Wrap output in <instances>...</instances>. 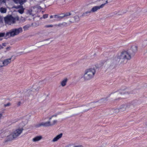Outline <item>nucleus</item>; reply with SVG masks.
Listing matches in <instances>:
<instances>
[{
  "label": "nucleus",
  "instance_id": "obj_1",
  "mask_svg": "<svg viewBox=\"0 0 147 147\" xmlns=\"http://www.w3.org/2000/svg\"><path fill=\"white\" fill-rule=\"evenodd\" d=\"M137 51V47L135 45L132 46L130 49L121 52L118 55L117 59L121 63H123L125 61L130 60L132 57L134 56Z\"/></svg>",
  "mask_w": 147,
  "mask_h": 147
},
{
  "label": "nucleus",
  "instance_id": "obj_2",
  "mask_svg": "<svg viewBox=\"0 0 147 147\" xmlns=\"http://www.w3.org/2000/svg\"><path fill=\"white\" fill-rule=\"evenodd\" d=\"M22 32V29L21 27L18 28H13L10 30L9 32H7L5 34L4 32L0 33V37L4 36L7 38L13 37L16 35H18Z\"/></svg>",
  "mask_w": 147,
  "mask_h": 147
},
{
  "label": "nucleus",
  "instance_id": "obj_3",
  "mask_svg": "<svg viewBox=\"0 0 147 147\" xmlns=\"http://www.w3.org/2000/svg\"><path fill=\"white\" fill-rule=\"evenodd\" d=\"M96 70L94 68H90L86 69L84 71L83 78L84 80H90L94 76Z\"/></svg>",
  "mask_w": 147,
  "mask_h": 147
},
{
  "label": "nucleus",
  "instance_id": "obj_4",
  "mask_svg": "<svg viewBox=\"0 0 147 147\" xmlns=\"http://www.w3.org/2000/svg\"><path fill=\"white\" fill-rule=\"evenodd\" d=\"M103 100H101L98 102H92L86 105H84L80 108L81 111L85 112L90 109L96 106L100 105V103L102 102Z\"/></svg>",
  "mask_w": 147,
  "mask_h": 147
},
{
  "label": "nucleus",
  "instance_id": "obj_5",
  "mask_svg": "<svg viewBox=\"0 0 147 147\" xmlns=\"http://www.w3.org/2000/svg\"><path fill=\"white\" fill-rule=\"evenodd\" d=\"M54 116L56 117V115H53L49 117V121H48L45 122H42L36 124V127H39L42 126L44 127H47L54 125L57 123V120H54L52 122H51L50 121L52 118Z\"/></svg>",
  "mask_w": 147,
  "mask_h": 147
},
{
  "label": "nucleus",
  "instance_id": "obj_6",
  "mask_svg": "<svg viewBox=\"0 0 147 147\" xmlns=\"http://www.w3.org/2000/svg\"><path fill=\"white\" fill-rule=\"evenodd\" d=\"M38 88H36L35 85L33 86V88L31 90H27L25 93V96L26 97H30L31 98L33 97V95L35 94L38 90Z\"/></svg>",
  "mask_w": 147,
  "mask_h": 147
},
{
  "label": "nucleus",
  "instance_id": "obj_7",
  "mask_svg": "<svg viewBox=\"0 0 147 147\" xmlns=\"http://www.w3.org/2000/svg\"><path fill=\"white\" fill-rule=\"evenodd\" d=\"M4 20L5 23L9 25H11L15 22V18L11 16L5 17L4 18Z\"/></svg>",
  "mask_w": 147,
  "mask_h": 147
},
{
  "label": "nucleus",
  "instance_id": "obj_8",
  "mask_svg": "<svg viewBox=\"0 0 147 147\" xmlns=\"http://www.w3.org/2000/svg\"><path fill=\"white\" fill-rule=\"evenodd\" d=\"M12 56L10 58L5 59L3 61H0V67L7 65L11 61V59Z\"/></svg>",
  "mask_w": 147,
  "mask_h": 147
},
{
  "label": "nucleus",
  "instance_id": "obj_9",
  "mask_svg": "<svg viewBox=\"0 0 147 147\" xmlns=\"http://www.w3.org/2000/svg\"><path fill=\"white\" fill-rule=\"evenodd\" d=\"M23 130L22 128H19L16 129L12 132L15 137L16 138L19 136L22 133Z\"/></svg>",
  "mask_w": 147,
  "mask_h": 147
},
{
  "label": "nucleus",
  "instance_id": "obj_10",
  "mask_svg": "<svg viewBox=\"0 0 147 147\" xmlns=\"http://www.w3.org/2000/svg\"><path fill=\"white\" fill-rule=\"evenodd\" d=\"M15 138H16L15 137L13 133L10 132L9 133V134L8 135H7L6 139L5 140V142H7L11 141Z\"/></svg>",
  "mask_w": 147,
  "mask_h": 147
},
{
  "label": "nucleus",
  "instance_id": "obj_11",
  "mask_svg": "<svg viewBox=\"0 0 147 147\" xmlns=\"http://www.w3.org/2000/svg\"><path fill=\"white\" fill-rule=\"evenodd\" d=\"M105 3L102 4L100 6H95L93 7L91 10L92 13L96 12L97 10L103 8L105 5Z\"/></svg>",
  "mask_w": 147,
  "mask_h": 147
},
{
  "label": "nucleus",
  "instance_id": "obj_12",
  "mask_svg": "<svg viewBox=\"0 0 147 147\" xmlns=\"http://www.w3.org/2000/svg\"><path fill=\"white\" fill-rule=\"evenodd\" d=\"M127 92H126L125 90H120L119 91L117 92L115 94L116 96L118 97H120V98L122 96L125 94H126Z\"/></svg>",
  "mask_w": 147,
  "mask_h": 147
},
{
  "label": "nucleus",
  "instance_id": "obj_13",
  "mask_svg": "<svg viewBox=\"0 0 147 147\" xmlns=\"http://www.w3.org/2000/svg\"><path fill=\"white\" fill-rule=\"evenodd\" d=\"M127 107H129L128 106L126 105L123 104L121 105L119 108V110L120 111L122 112L125 111Z\"/></svg>",
  "mask_w": 147,
  "mask_h": 147
},
{
  "label": "nucleus",
  "instance_id": "obj_14",
  "mask_svg": "<svg viewBox=\"0 0 147 147\" xmlns=\"http://www.w3.org/2000/svg\"><path fill=\"white\" fill-rule=\"evenodd\" d=\"M62 134L61 133L59 135H57L52 140V142H54L57 141L58 140H59V139L62 137Z\"/></svg>",
  "mask_w": 147,
  "mask_h": 147
},
{
  "label": "nucleus",
  "instance_id": "obj_15",
  "mask_svg": "<svg viewBox=\"0 0 147 147\" xmlns=\"http://www.w3.org/2000/svg\"><path fill=\"white\" fill-rule=\"evenodd\" d=\"M42 138V137L41 136H37L33 138L32 141L35 142H37L41 140Z\"/></svg>",
  "mask_w": 147,
  "mask_h": 147
},
{
  "label": "nucleus",
  "instance_id": "obj_16",
  "mask_svg": "<svg viewBox=\"0 0 147 147\" xmlns=\"http://www.w3.org/2000/svg\"><path fill=\"white\" fill-rule=\"evenodd\" d=\"M120 111L119 108L113 109L111 110L110 111V114H112L114 113H117Z\"/></svg>",
  "mask_w": 147,
  "mask_h": 147
},
{
  "label": "nucleus",
  "instance_id": "obj_17",
  "mask_svg": "<svg viewBox=\"0 0 147 147\" xmlns=\"http://www.w3.org/2000/svg\"><path fill=\"white\" fill-rule=\"evenodd\" d=\"M68 79L67 78H65L61 82V85L62 87L65 86L67 81Z\"/></svg>",
  "mask_w": 147,
  "mask_h": 147
},
{
  "label": "nucleus",
  "instance_id": "obj_18",
  "mask_svg": "<svg viewBox=\"0 0 147 147\" xmlns=\"http://www.w3.org/2000/svg\"><path fill=\"white\" fill-rule=\"evenodd\" d=\"M15 3L22 5L26 1V0H13Z\"/></svg>",
  "mask_w": 147,
  "mask_h": 147
},
{
  "label": "nucleus",
  "instance_id": "obj_19",
  "mask_svg": "<svg viewBox=\"0 0 147 147\" xmlns=\"http://www.w3.org/2000/svg\"><path fill=\"white\" fill-rule=\"evenodd\" d=\"M38 46V44H36L35 45L32 46L30 47L29 49L31 50V51L35 50L39 47Z\"/></svg>",
  "mask_w": 147,
  "mask_h": 147
},
{
  "label": "nucleus",
  "instance_id": "obj_20",
  "mask_svg": "<svg viewBox=\"0 0 147 147\" xmlns=\"http://www.w3.org/2000/svg\"><path fill=\"white\" fill-rule=\"evenodd\" d=\"M18 8H22L21 9H20L18 10V12H19L20 13L22 14L24 12V9L23 8V7L22 6L20 5L18 6Z\"/></svg>",
  "mask_w": 147,
  "mask_h": 147
},
{
  "label": "nucleus",
  "instance_id": "obj_21",
  "mask_svg": "<svg viewBox=\"0 0 147 147\" xmlns=\"http://www.w3.org/2000/svg\"><path fill=\"white\" fill-rule=\"evenodd\" d=\"M56 26H57L58 27H62V26H67V24L66 23L64 22L62 23L59 24L57 25H56Z\"/></svg>",
  "mask_w": 147,
  "mask_h": 147
},
{
  "label": "nucleus",
  "instance_id": "obj_22",
  "mask_svg": "<svg viewBox=\"0 0 147 147\" xmlns=\"http://www.w3.org/2000/svg\"><path fill=\"white\" fill-rule=\"evenodd\" d=\"M7 9L3 7L0 8V11L1 13H5L6 12Z\"/></svg>",
  "mask_w": 147,
  "mask_h": 147
},
{
  "label": "nucleus",
  "instance_id": "obj_23",
  "mask_svg": "<svg viewBox=\"0 0 147 147\" xmlns=\"http://www.w3.org/2000/svg\"><path fill=\"white\" fill-rule=\"evenodd\" d=\"M92 13V12L91 11V10L90 11H86L83 13L82 15V16H87V15H89V14H90V13Z\"/></svg>",
  "mask_w": 147,
  "mask_h": 147
},
{
  "label": "nucleus",
  "instance_id": "obj_24",
  "mask_svg": "<svg viewBox=\"0 0 147 147\" xmlns=\"http://www.w3.org/2000/svg\"><path fill=\"white\" fill-rule=\"evenodd\" d=\"M75 22H78L80 20L79 17L78 16H76L74 17Z\"/></svg>",
  "mask_w": 147,
  "mask_h": 147
},
{
  "label": "nucleus",
  "instance_id": "obj_25",
  "mask_svg": "<svg viewBox=\"0 0 147 147\" xmlns=\"http://www.w3.org/2000/svg\"><path fill=\"white\" fill-rule=\"evenodd\" d=\"M30 26V25H27L24 26L23 27V28L24 30H27Z\"/></svg>",
  "mask_w": 147,
  "mask_h": 147
},
{
  "label": "nucleus",
  "instance_id": "obj_26",
  "mask_svg": "<svg viewBox=\"0 0 147 147\" xmlns=\"http://www.w3.org/2000/svg\"><path fill=\"white\" fill-rule=\"evenodd\" d=\"M54 17L56 18L59 19H61L63 18V17L59 16L57 15H55L54 16Z\"/></svg>",
  "mask_w": 147,
  "mask_h": 147
},
{
  "label": "nucleus",
  "instance_id": "obj_27",
  "mask_svg": "<svg viewBox=\"0 0 147 147\" xmlns=\"http://www.w3.org/2000/svg\"><path fill=\"white\" fill-rule=\"evenodd\" d=\"M71 15V13H65L64 14V15L62 16L63 17V18L66 16H69Z\"/></svg>",
  "mask_w": 147,
  "mask_h": 147
},
{
  "label": "nucleus",
  "instance_id": "obj_28",
  "mask_svg": "<svg viewBox=\"0 0 147 147\" xmlns=\"http://www.w3.org/2000/svg\"><path fill=\"white\" fill-rule=\"evenodd\" d=\"M10 105H11V104L9 102L6 104H4V107H9V106H10Z\"/></svg>",
  "mask_w": 147,
  "mask_h": 147
},
{
  "label": "nucleus",
  "instance_id": "obj_29",
  "mask_svg": "<svg viewBox=\"0 0 147 147\" xmlns=\"http://www.w3.org/2000/svg\"><path fill=\"white\" fill-rule=\"evenodd\" d=\"M43 18L44 19L47 18L48 17V15L47 14H45L43 16Z\"/></svg>",
  "mask_w": 147,
  "mask_h": 147
},
{
  "label": "nucleus",
  "instance_id": "obj_30",
  "mask_svg": "<svg viewBox=\"0 0 147 147\" xmlns=\"http://www.w3.org/2000/svg\"><path fill=\"white\" fill-rule=\"evenodd\" d=\"M53 27V25H47L45 26V27L46 28H49V27Z\"/></svg>",
  "mask_w": 147,
  "mask_h": 147
},
{
  "label": "nucleus",
  "instance_id": "obj_31",
  "mask_svg": "<svg viewBox=\"0 0 147 147\" xmlns=\"http://www.w3.org/2000/svg\"><path fill=\"white\" fill-rule=\"evenodd\" d=\"M0 2L1 3H5V0H0Z\"/></svg>",
  "mask_w": 147,
  "mask_h": 147
},
{
  "label": "nucleus",
  "instance_id": "obj_32",
  "mask_svg": "<svg viewBox=\"0 0 147 147\" xmlns=\"http://www.w3.org/2000/svg\"><path fill=\"white\" fill-rule=\"evenodd\" d=\"M2 20H3V19H2V18L0 16V22H1L2 21Z\"/></svg>",
  "mask_w": 147,
  "mask_h": 147
},
{
  "label": "nucleus",
  "instance_id": "obj_33",
  "mask_svg": "<svg viewBox=\"0 0 147 147\" xmlns=\"http://www.w3.org/2000/svg\"><path fill=\"white\" fill-rule=\"evenodd\" d=\"M21 102H19L18 103H17V105L18 106H20V104H21Z\"/></svg>",
  "mask_w": 147,
  "mask_h": 147
},
{
  "label": "nucleus",
  "instance_id": "obj_34",
  "mask_svg": "<svg viewBox=\"0 0 147 147\" xmlns=\"http://www.w3.org/2000/svg\"><path fill=\"white\" fill-rule=\"evenodd\" d=\"M2 116V114L1 113H0V118H1Z\"/></svg>",
  "mask_w": 147,
  "mask_h": 147
},
{
  "label": "nucleus",
  "instance_id": "obj_35",
  "mask_svg": "<svg viewBox=\"0 0 147 147\" xmlns=\"http://www.w3.org/2000/svg\"><path fill=\"white\" fill-rule=\"evenodd\" d=\"M53 17H54V16H52V15H51V16H50V18H53Z\"/></svg>",
  "mask_w": 147,
  "mask_h": 147
},
{
  "label": "nucleus",
  "instance_id": "obj_36",
  "mask_svg": "<svg viewBox=\"0 0 147 147\" xmlns=\"http://www.w3.org/2000/svg\"><path fill=\"white\" fill-rule=\"evenodd\" d=\"M10 49V47H7V48H6V49L7 50H9V49Z\"/></svg>",
  "mask_w": 147,
  "mask_h": 147
},
{
  "label": "nucleus",
  "instance_id": "obj_37",
  "mask_svg": "<svg viewBox=\"0 0 147 147\" xmlns=\"http://www.w3.org/2000/svg\"><path fill=\"white\" fill-rule=\"evenodd\" d=\"M108 3V1H106V3H105V4H106V3Z\"/></svg>",
  "mask_w": 147,
  "mask_h": 147
},
{
  "label": "nucleus",
  "instance_id": "obj_38",
  "mask_svg": "<svg viewBox=\"0 0 147 147\" xmlns=\"http://www.w3.org/2000/svg\"><path fill=\"white\" fill-rule=\"evenodd\" d=\"M1 46V45H0V46Z\"/></svg>",
  "mask_w": 147,
  "mask_h": 147
}]
</instances>
